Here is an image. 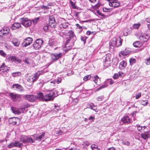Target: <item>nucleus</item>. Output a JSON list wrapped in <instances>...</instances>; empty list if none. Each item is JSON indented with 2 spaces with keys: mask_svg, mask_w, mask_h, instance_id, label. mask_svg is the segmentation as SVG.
I'll return each mask as SVG.
<instances>
[{
  "mask_svg": "<svg viewBox=\"0 0 150 150\" xmlns=\"http://www.w3.org/2000/svg\"><path fill=\"white\" fill-rule=\"evenodd\" d=\"M121 54L123 55H127L128 54L127 52L126 51V50L121 51L119 54V56L120 57H121L120 54Z\"/></svg>",
  "mask_w": 150,
  "mask_h": 150,
  "instance_id": "obj_42",
  "label": "nucleus"
},
{
  "mask_svg": "<svg viewBox=\"0 0 150 150\" xmlns=\"http://www.w3.org/2000/svg\"><path fill=\"white\" fill-rule=\"evenodd\" d=\"M148 103V101L147 100H142L141 102V104L144 106L147 105Z\"/></svg>",
  "mask_w": 150,
  "mask_h": 150,
  "instance_id": "obj_40",
  "label": "nucleus"
},
{
  "mask_svg": "<svg viewBox=\"0 0 150 150\" xmlns=\"http://www.w3.org/2000/svg\"><path fill=\"white\" fill-rule=\"evenodd\" d=\"M140 25V23L134 24L133 25V27L134 29H138Z\"/></svg>",
  "mask_w": 150,
  "mask_h": 150,
  "instance_id": "obj_55",
  "label": "nucleus"
},
{
  "mask_svg": "<svg viewBox=\"0 0 150 150\" xmlns=\"http://www.w3.org/2000/svg\"><path fill=\"white\" fill-rule=\"evenodd\" d=\"M8 59L12 62L20 63L21 62V60L16 56H10L8 58Z\"/></svg>",
  "mask_w": 150,
  "mask_h": 150,
  "instance_id": "obj_17",
  "label": "nucleus"
},
{
  "mask_svg": "<svg viewBox=\"0 0 150 150\" xmlns=\"http://www.w3.org/2000/svg\"><path fill=\"white\" fill-rule=\"evenodd\" d=\"M20 141L25 144L33 143L35 142V140L33 139L31 137H29L25 135H22L21 137Z\"/></svg>",
  "mask_w": 150,
  "mask_h": 150,
  "instance_id": "obj_4",
  "label": "nucleus"
},
{
  "mask_svg": "<svg viewBox=\"0 0 150 150\" xmlns=\"http://www.w3.org/2000/svg\"><path fill=\"white\" fill-rule=\"evenodd\" d=\"M63 55V54L62 53L52 54L51 55V59L55 61L62 57Z\"/></svg>",
  "mask_w": 150,
  "mask_h": 150,
  "instance_id": "obj_15",
  "label": "nucleus"
},
{
  "mask_svg": "<svg viewBox=\"0 0 150 150\" xmlns=\"http://www.w3.org/2000/svg\"><path fill=\"white\" fill-rule=\"evenodd\" d=\"M119 78V75L117 73H115L114 74V76H113V78L114 79H118Z\"/></svg>",
  "mask_w": 150,
  "mask_h": 150,
  "instance_id": "obj_62",
  "label": "nucleus"
},
{
  "mask_svg": "<svg viewBox=\"0 0 150 150\" xmlns=\"http://www.w3.org/2000/svg\"><path fill=\"white\" fill-rule=\"evenodd\" d=\"M12 43L14 46L18 47L20 44V41L17 39H14L13 40Z\"/></svg>",
  "mask_w": 150,
  "mask_h": 150,
  "instance_id": "obj_30",
  "label": "nucleus"
},
{
  "mask_svg": "<svg viewBox=\"0 0 150 150\" xmlns=\"http://www.w3.org/2000/svg\"><path fill=\"white\" fill-rule=\"evenodd\" d=\"M32 76H27V81H28L29 82H30V83H33V78H32Z\"/></svg>",
  "mask_w": 150,
  "mask_h": 150,
  "instance_id": "obj_44",
  "label": "nucleus"
},
{
  "mask_svg": "<svg viewBox=\"0 0 150 150\" xmlns=\"http://www.w3.org/2000/svg\"><path fill=\"white\" fill-rule=\"evenodd\" d=\"M49 44L50 46H55L57 44L56 41L54 40H50L49 42Z\"/></svg>",
  "mask_w": 150,
  "mask_h": 150,
  "instance_id": "obj_31",
  "label": "nucleus"
},
{
  "mask_svg": "<svg viewBox=\"0 0 150 150\" xmlns=\"http://www.w3.org/2000/svg\"><path fill=\"white\" fill-rule=\"evenodd\" d=\"M101 5L100 3H98L93 6V8L95 9H97Z\"/></svg>",
  "mask_w": 150,
  "mask_h": 150,
  "instance_id": "obj_49",
  "label": "nucleus"
},
{
  "mask_svg": "<svg viewBox=\"0 0 150 150\" xmlns=\"http://www.w3.org/2000/svg\"><path fill=\"white\" fill-rule=\"evenodd\" d=\"M36 99H38L40 100L43 101L44 95L42 92H40L38 93L37 95L35 96Z\"/></svg>",
  "mask_w": 150,
  "mask_h": 150,
  "instance_id": "obj_27",
  "label": "nucleus"
},
{
  "mask_svg": "<svg viewBox=\"0 0 150 150\" xmlns=\"http://www.w3.org/2000/svg\"><path fill=\"white\" fill-rule=\"evenodd\" d=\"M25 99L31 102H34L36 99L35 96L33 95H26L23 96Z\"/></svg>",
  "mask_w": 150,
  "mask_h": 150,
  "instance_id": "obj_18",
  "label": "nucleus"
},
{
  "mask_svg": "<svg viewBox=\"0 0 150 150\" xmlns=\"http://www.w3.org/2000/svg\"><path fill=\"white\" fill-rule=\"evenodd\" d=\"M69 23L68 22H65L61 24L60 25H61L63 28L64 29L67 28L69 26Z\"/></svg>",
  "mask_w": 150,
  "mask_h": 150,
  "instance_id": "obj_37",
  "label": "nucleus"
},
{
  "mask_svg": "<svg viewBox=\"0 0 150 150\" xmlns=\"http://www.w3.org/2000/svg\"><path fill=\"white\" fill-rule=\"evenodd\" d=\"M30 107V105L28 104L24 105H23L22 106L21 108H20L21 110H22V111H23V110H25L26 108H28Z\"/></svg>",
  "mask_w": 150,
  "mask_h": 150,
  "instance_id": "obj_39",
  "label": "nucleus"
},
{
  "mask_svg": "<svg viewBox=\"0 0 150 150\" xmlns=\"http://www.w3.org/2000/svg\"><path fill=\"white\" fill-rule=\"evenodd\" d=\"M14 145L15 144L14 142H11L8 145V147L9 148H11L13 147H15Z\"/></svg>",
  "mask_w": 150,
  "mask_h": 150,
  "instance_id": "obj_56",
  "label": "nucleus"
},
{
  "mask_svg": "<svg viewBox=\"0 0 150 150\" xmlns=\"http://www.w3.org/2000/svg\"><path fill=\"white\" fill-rule=\"evenodd\" d=\"M91 147L92 150H100V149L98 148L97 146L95 144L91 145Z\"/></svg>",
  "mask_w": 150,
  "mask_h": 150,
  "instance_id": "obj_38",
  "label": "nucleus"
},
{
  "mask_svg": "<svg viewBox=\"0 0 150 150\" xmlns=\"http://www.w3.org/2000/svg\"><path fill=\"white\" fill-rule=\"evenodd\" d=\"M33 83H30V82H29L27 81L25 82V83L26 87L28 88H30L33 85Z\"/></svg>",
  "mask_w": 150,
  "mask_h": 150,
  "instance_id": "obj_33",
  "label": "nucleus"
},
{
  "mask_svg": "<svg viewBox=\"0 0 150 150\" xmlns=\"http://www.w3.org/2000/svg\"><path fill=\"white\" fill-rule=\"evenodd\" d=\"M43 72L42 71H39L35 73L34 74L31 76L33 78V82L35 81L38 79L40 74L42 73Z\"/></svg>",
  "mask_w": 150,
  "mask_h": 150,
  "instance_id": "obj_20",
  "label": "nucleus"
},
{
  "mask_svg": "<svg viewBox=\"0 0 150 150\" xmlns=\"http://www.w3.org/2000/svg\"><path fill=\"white\" fill-rule=\"evenodd\" d=\"M21 28V23L18 22H15L11 27V28L13 30H16Z\"/></svg>",
  "mask_w": 150,
  "mask_h": 150,
  "instance_id": "obj_21",
  "label": "nucleus"
},
{
  "mask_svg": "<svg viewBox=\"0 0 150 150\" xmlns=\"http://www.w3.org/2000/svg\"><path fill=\"white\" fill-rule=\"evenodd\" d=\"M136 60L135 59H129L130 64L132 65L136 62Z\"/></svg>",
  "mask_w": 150,
  "mask_h": 150,
  "instance_id": "obj_48",
  "label": "nucleus"
},
{
  "mask_svg": "<svg viewBox=\"0 0 150 150\" xmlns=\"http://www.w3.org/2000/svg\"><path fill=\"white\" fill-rule=\"evenodd\" d=\"M137 126V129L140 132H141V131L142 130V128H144V129H145L146 128V126H143V127H141L139 125ZM143 130H144V129H143Z\"/></svg>",
  "mask_w": 150,
  "mask_h": 150,
  "instance_id": "obj_46",
  "label": "nucleus"
},
{
  "mask_svg": "<svg viewBox=\"0 0 150 150\" xmlns=\"http://www.w3.org/2000/svg\"><path fill=\"white\" fill-rule=\"evenodd\" d=\"M91 76L90 75H88L85 76L83 78V80L84 81H86L88 79H90L91 78Z\"/></svg>",
  "mask_w": 150,
  "mask_h": 150,
  "instance_id": "obj_41",
  "label": "nucleus"
},
{
  "mask_svg": "<svg viewBox=\"0 0 150 150\" xmlns=\"http://www.w3.org/2000/svg\"><path fill=\"white\" fill-rule=\"evenodd\" d=\"M145 63L146 65H149L150 64V57L148 59H146Z\"/></svg>",
  "mask_w": 150,
  "mask_h": 150,
  "instance_id": "obj_58",
  "label": "nucleus"
},
{
  "mask_svg": "<svg viewBox=\"0 0 150 150\" xmlns=\"http://www.w3.org/2000/svg\"><path fill=\"white\" fill-rule=\"evenodd\" d=\"M10 29L8 27H4L0 30V36H6L9 33Z\"/></svg>",
  "mask_w": 150,
  "mask_h": 150,
  "instance_id": "obj_14",
  "label": "nucleus"
},
{
  "mask_svg": "<svg viewBox=\"0 0 150 150\" xmlns=\"http://www.w3.org/2000/svg\"><path fill=\"white\" fill-rule=\"evenodd\" d=\"M74 42L73 41H71L70 42H68L66 44V42L65 43V46L64 49L62 47H59L58 48L59 49V50H62L64 51L65 52L63 53V54L64 55L69 50H71L73 46L74 45Z\"/></svg>",
  "mask_w": 150,
  "mask_h": 150,
  "instance_id": "obj_2",
  "label": "nucleus"
},
{
  "mask_svg": "<svg viewBox=\"0 0 150 150\" xmlns=\"http://www.w3.org/2000/svg\"><path fill=\"white\" fill-rule=\"evenodd\" d=\"M14 143L15 147L21 148L23 145L22 143H21L18 141H16Z\"/></svg>",
  "mask_w": 150,
  "mask_h": 150,
  "instance_id": "obj_35",
  "label": "nucleus"
},
{
  "mask_svg": "<svg viewBox=\"0 0 150 150\" xmlns=\"http://www.w3.org/2000/svg\"><path fill=\"white\" fill-rule=\"evenodd\" d=\"M150 132L149 131L146 132L144 133L141 134L140 137L143 139L146 140L150 136Z\"/></svg>",
  "mask_w": 150,
  "mask_h": 150,
  "instance_id": "obj_25",
  "label": "nucleus"
},
{
  "mask_svg": "<svg viewBox=\"0 0 150 150\" xmlns=\"http://www.w3.org/2000/svg\"><path fill=\"white\" fill-rule=\"evenodd\" d=\"M110 54L108 53L106 55L105 61L103 62L104 66L106 68L110 67Z\"/></svg>",
  "mask_w": 150,
  "mask_h": 150,
  "instance_id": "obj_12",
  "label": "nucleus"
},
{
  "mask_svg": "<svg viewBox=\"0 0 150 150\" xmlns=\"http://www.w3.org/2000/svg\"><path fill=\"white\" fill-rule=\"evenodd\" d=\"M119 40H118L114 38L112 39L109 43L110 51H113L115 47H118L121 45L122 40L120 37H119Z\"/></svg>",
  "mask_w": 150,
  "mask_h": 150,
  "instance_id": "obj_1",
  "label": "nucleus"
},
{
  "mask_svg": "<svg viewBox=\"0 0 150 150\" xmlns=\"http://www.w3.org/2000/svg\"><path fill=\"white\" fill-rule=\"evenodd\" d=\"M24 62L26 64H30V59L29 58H26L23 60Z\"/></svg>",
  "mask_w": 150,
  "mask_h": 150,
  "instance_id": "obj_47",
  "label": "nucleus"
},
{
  "mask_svg": "<svg viewBox=\"0 0 150 150\" xmlns=\"http://www.w3.org/2000/svg\"><path fill=\"white\" fill-rule=\"evenodd\" d=\"M53 99L49 93L44 96L43 101H47L53 100Z\"/></svg>",
  "mask_w": 150,
  "mask_h": 150,
  "instance_id": "obj_24",
  "label": "nucleus"
},
{
  "mask_svg": "<svg viewBox=\"0 0 150 150\" xmlns=\"http://www.w3.org/2000/svg\"><path fill=\"white\" fill-rule=\"evenodd\" d=\"M18 120V118L13 117L9 118L8 122L10 124L14 125L16 124Z\"/></svg>",
  "mask_w": 150,
  "mask_h": 150,
  "instance_id": "obj_22",
  "label": "nucleus"
},
{
  "mask_svg": "<svg viewBox=\"0 0 150 150\" xmlns=\"http://www.w3.org/2000/svg\"><path fill=\"white\" fill-rule=\"evenodd\" d=\"M48 24L52 28H55L56 27L57 22L53 15L49 16Z\"/></svg>",
  "mask_w": 150,
  "mask_h": 150,
  "instance_id": "obj_7",
  "label": "nucleus"
},
{
  "mask_svg": "<svg viewBox=\"0 0 150 150\" xmlns=\"http://www.w3.org/2000/svg\"><path fill=\"white\" fill-rule=\"evenodd\" d=\"M12 88L15 89H17L18 91H22L23 90V87L21 85L18 84H15L13 85Z\"/></svg>",
  "mask_w": 150,
  "mask_h": 150,
  "instance_id": "obj_23",
  "label": "nucleus"
},
{
  "mask_svg": "<svg viewBox=\"0 0 150 150\" xmlns=\"http://www.w3.org/2000/svg\"><path fill=\"white\" fill-rule=\"evenodd\" d=\"M97 13L100 16H103V17H105V15L103 14L101 12H100L99 10H97L96 11Z\"/></svg>",
  "mask_w": 150,
  "mask_h": 150,
  "instance_id": "obj_61",
  "label": "nucleus"
},
{
  "mask_svg": "<svg viewBox=\"0 0 150 150\" xmlns=\"http://www.w3.org/2000/svg\"><path fill=\"white\" fill-rule=\"evenodd\" d=\"M88 106L89 107V108H90L91 109H92L94 110H95L96 112H97L98 111L96 110V109H94L93 108V106L94 107H95V106L93 104L91 103L89 104Z\"/></svg>",
  "mask_w": 150,
  "mask_h": 150,
  "instance_id": "obj_51",
  "label": "nucleus"
},
{
  "mask_svg": "<svg viewBox=\"0 0 150 150\" xmlns=\"http://www.w3.org/2000/svg\"><path fill=\"white\" fill-rule=\"evenodd\" d=\"M120 4V3L119 2L114 4H109L110 6L114 8H117L119 7Z\"/></svg>",
  "mask_w": 150,
  "mask_h": 150,
  "instance_id": "obj_32",
  "label": "nucleus"
},
{
  "mask_svg": "<svg viewBox=\"0 0 150 150\" xmlns=\"http://www.w3.org/2000/svg\"><path fill=\"white\" fill-rule=\"evenodd\" d=\"M0 54L4 57H5L6 56V54L2 50H0Z\"/></svg>",
  "mask_w": 150,
  "mask_h": 150,
  "instance_id": "obj_53",
  "label": "nucleus"
},
{
  "mask_svg": "<svg viewBox=\"0 0 150 150\" xmlns=\"http://www.w3.org/2000/svg\"><path fill=\"white\" fill-rule=\"evenodd\" d=\"M94 77L95 79L94 80V82L96 84H97L98 80V79H100L97 75L96 76Z\"/></svg>",
  "mask_w": 150,
  "mask_h": 150,
  "instance_id": "obj_57",
  "label": "nucleus"
},
{
  "mask_svg": "<svg viewBox=\"0 0 150 150\" xmlns=\"http://www.w3.org/2000/svg\"><path fill=\"white\" fill-rule=\"evenodd\" d=\"M108 85L107 84V83H105L104 84L102 85L100 87L98 88L96 90V91H99L100 90L103 89L104 88L108 86Z\"/></svg>",
  "mask_w": 150,
  "mask_h": 150,
  "instance_id": "obj_36",
  "label": "nucleus"
},
{
  "mask_svg": "<svg viewBox=\"0 0 150 150\" xmlns=\"http://www.w3.org/2000/svg\"><path fill=\"white\" fill-rule=\"evenodd\" d=\"M142 42H141L139 41H136L133 43V45L136 47H139L142 45L143 43H142Z\"/></svg>",
  "mask_w": 150,
  "mask_h": 150,
  "instance_id": "obj_28",
  "label": "nucleus"
},
{
  "mask_svg": "<svg viewBox=\"0 0 150 150\" xmlns=\"http://www.w3.org/2000/svg\"><path fill=\"white\" fill-rule=\"evenodd\" d=\"M141 93L140 92H139L137 94H136L135 98L136 99H138L141 97Z\"/></svg>",
  "mask_w": 150,
  "mask_h": 150,
  "instance_id": "obj_59",
  "label": "nucleus"
},
{
  "mask_svg": "<svg viewBox=\"0 0 150 150\" xmlns=\"http://www.w3.org/2000/svg\"><path fill=\"white\" fill-rule=\"evenodd\" d=\"M137 37L143 43L147 42L149 38V36L148 34L143 33H138Z\"/></svg>",
  "mask_w": 150,
  "mask_h": 150,
  "instance_id": "obj_3",
  "label": "nucleus"
},
{
  "mask_svg": "<svg viewBox=\"0 0 150 150\" xmlns=\"http://www.w3.org/2000/svg\"><path fill=\"white\" fill-rule=\"evenodd\" d=\"M121 121L124 124H127L130 123L132 122V120L130 119L127 116L123 117L121 118Z\"/></svg>",
  "mask_w": 150,
  "mask_h": 150,
  "instance_id": "obj_16",
  "label": "nucleus"
},
{
  "mask_svg": "<svg viewBox=\"0 0 150 150\" xmlns=\"http://www.w3.org/2000/svg\"><path fill=\"white\" fill-rule=\"evenodd\" d=\"M76 0H69L70 4H71L72 8L73 9H76L77 7L75 6V3L73 2V1H74Z\"/></svg>",
  "mask_w": 150,
  "mask_h": 150,
  "instance_id": "obj_34",
  "label": "nucleus"
},
{
  "mask_svg": "<svg viewBox=\"0 0 150 150\" xmlns=\"http://www.w3.org/2000/svg\"><path fill=\"white\" fill-rule=\"evenodd\" d=\"M14 76H20L21 75V73L20 72H14L13 73Z\"/></svg>",
  "mask_w": 150,
  "mask_h": 150,
  "instance_id": "obj_52",
  "label": "nucleus"
},
{
  "mask_svg": "<svg viewBox=\"0 0 150 150\" xmlns=\"http://www.w3.org/2000/svg\"><path fill=\"white\" fill-rule=\"evenodd\" d=\"M9 96L14 101H20L21 100V95L17 94H14L13 93H11L9 94Z\"/></svg>",
  "mask_w": 150,
  "mask_h": 150,
  "instance_id": "obj_13",
  "label": "nucleus"
},
{
  "mask_svg": "<svg viewBox=\"0 0 150 150\" xmlns=\"http://www.w3.org/2000/svg\"><path fill=\"white\" fill-rule=\"evenodd\" d=\"M119 2L117 0H109V4H114Z\"/></svg>",
  "mask_w": 150,
  "mask_h": 150,
  "instance_id": "obj_60",
  "label": "nucleus"
},
{
  "mask_svg": "<svg viewBox=\"0 0 150 150\" xmlns=\"http://www.w3.org/2000/svg\"><path fill=\"white\" fill-rule=\"evenodd\" d=\"M49 94L52 98L53 100H54L55 97L58 95L57 92L54 90H51Z\"/></svg>",
  "mask_w": 150,
  "mask_h": 150,
  "instance_id": "obj_26",
  "label": "nucleus"
},
{
  "mask_svg": "<svg viewBox=\"0 0 150 150\" xmlns=\"http://www.w3.org/2000/svg\"><path fill=\"white\" fill-rule=\"evenodd\" d=\"M127 66V62L124 60H122L120 63V67L122 69H124Z\"/></svg>",
  "mask_w": 150,
  "mask_h": 150,
  "instance_id": "obj_29",
  "label": "nucleus"
},
{
  "mask_svg": "<svg viewBox=\"0 0 150 150\" xmlns=\"http://www.w3.org/2000/svg\"><path fill=\"white\" fill-rule=\"evenodd\" d=\"M21 24L25 27L30 26L32 24V21L27 18H21L20 19Z\"/></svg>",
  "mask_w": 150,
  "mask_h": 150,
  "instance_id": "obj_5",
  "label": "nucleus"
},
{
  "mask_svg": "<svg viewBox=\"0 0 150 150\" xmlns=\"http://www.w3.org/2000/svg\"><path fill=\"white\" fill-rule=\"evenodd\" d=\"M86 37L85 36H82L81 38V40L83 41L84 44L86 43Z\"/></svg>",
  "mask_w": 150,
  "mask_h": 150,
  "instance_id": "obj_50",
  "label": "nucleus"
},
{
  "mask_svg": "<svg viewBox=\"0 0 150 150\" xmlns=\"http://www.w3.org/2000/svg\"><path fill=\"white\" fill-rule=\"evenodd\" d=\"M54 133L56 134L61 135L63 133V132L61 129L56 130L54 132Z\"/></svg>",
  "mask_w": 150,
  "mask_h": 150,
  "instance_id": "obj_43",
  "label": "nucleus"
},
{
  "mask_svg": "<svg viewBox=\"0 0 150 150\" xmlns=\"http://www.w3.org/2000/svg\"><path fill=\"white\" fill-rule=\"evenodd\" d=\"M122 144H123L126 145L127 146H129L130 145L129 142L126 140L122 141Z\"/></svg>",
  "mask_w": 150,
  "mask_h": 150,
  "instance_id": "obj_54",
  "label": "nucleus"
},
{
  "mask_svg": "<svg viewBox=\"0 0 150 150\" xmlns=\"http://www.w3.org/2000/svg\"><path fill=\"white\" fill-rule=\"evenodd\" d=\"M33 39L30 37L26 38L23 40L21 45L23 47H26L30 45L32 42Z\"/></svg>",
  "mask_w": 150,
  "mask_h": 150,
  "instance_id": "obj_11",
  "label": "nucleus"
},
{
  "mask_svg": "<svg viewBox=\"0 0 150 150\" xmlns=\"http://www.w3.org/2000/svg\"><path fill=\"white\" fill-rule=\"evenodd\" d=\"M43 42L42 39H38L33 43V47L35 50H38L41 47Z\"/></svg>",
  "mask_w": 150,
  "mask_h": 150,
  "instance_id": "obj_9",
  "label": "nucleus"
},
{
  "mask_svg": "<svg viewBox=\"0 0 150 150\" xmlns=\"http://www.w3.org/2000/svg\"><path fill=\"white\" fill-rule=\"evenodd\" d=\"M45 133L43 132L39 134H35L32 135L35 140L39 141H43L45 137Z\"/></svg>",
  "mask_w": 150,
  "mask_h": 150,
  "instance_id": "obj_8",
  "label": "nucleus"
},
{
  "mask_svg": "<svg viewBox=\"0 0 150 150\" xmlns=\"http://www.w3.org/2000/svg\"><path fill=\"white\" fill-rule=\"evenodd\" d=\"M9 70V68L6 66L4 62L0 67V73L3 75H6Z\"/></svg>",
  "mask_w": 150,
  "mask_h": 150,
  "instance_id": "obj_10",
  "label": "nucleus"
},
{
  "mask_svg": "<svg viewBox=\"0 0 150 150\" xmlns=\"http://www.w3.org/2000/svg\"><path fill=\"white\" fill-rule=\"evenodd\" d=\"M69 38L66 41V44L68 42H70L71 41L75 42L76 40V35L74 34V32L72 30H69L68 32Z\"/></svg>",
  "mask_w": 150,
  "mask_h": 150,
  "instance_id": "obj_6",
  "label": "nucleus"
},
{
  "mask_svg": "<svg viewBox=\"0 0 150 150\" xmlns=\"http://www.w3.org/2000/svg\"><path fill=\"white\" fill-rule=\"evenodd\" d=\"M62 81V79L61 78H59L55 80V81L58 84L61 83Z\"/></svg>",
  "mask_w": 150,
  "mask_h": 150,
  "instance_id": "obj_64",
  "label": "nucleus"
},
{
  "mask_svg": "<svg viewBox=\"0 0 150 150\" xmlns=\"http://www.w3.org/2000/svg\"><path fill=\"white\" fill-rule=\"evenodd\" d=\"M11 110L12 112L15 114L19 115L22 113H23V111H22L20 108L19 109L16 107H11Z\"/></svg>",
  "mask_w": 150,
  "mask_h": 150,
  "instance_id": "obj_19",
  "label": "nucleus"
},
{
  "mask_svg": "<svg viewBox=\"0 0 150 150\" xmlns=\"http://www.w3.org/2000/svg\"><path fill=\"white\" fill-rule=\"evenodd\" d=\"M78 102V99L77 98H75L73 100L72 102V105H74L77 104Z\"/></svg>",
  "mask_w": 150,
  "mask_h": 150,
  "instance_id": "obj_45",
  "label": "nucleus"
},
{
  "mask_svg": "<svg viewBox=\"0 0 150 150\" xmlns=\"http://www.w3.org/2000/svg\"><path fill=\"white\" fill-rule=\"evenodd\" d=\"M104 98V97L103 96H99L97 98V100L98 101H102Z\"/></svg>",
  "mask_w": 150,
  "mask_h": 150,
  "instance_id": "obj_63",
  "label": "nucleus"
}]
</instances>
